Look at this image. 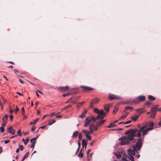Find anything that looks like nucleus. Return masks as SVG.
<instances>
[{"mask_svg":"<svg viewBox=\"0 0 161 161\" xmlns=\"http://www.w3.org/2000/svg\"><path fill=\"white\" fill-rule=\"evenodd\" d=\"M89 130H94V125L91 124L89 125Z\"/></svg>","mask_w":161,"mask_h":161,"instance_id":"obj_33","label":"nucleus"},{"mask_svg":"<svg viewBox=\"0 0 161 161\" xmlns=\"http://www.w3.org/2000/svg\"><path fill=\"white\" fill-rule=\"evenodd\" d=\"M36 129V127L34 126H33L32 127L31 129V131H33L35 130Z\"/></svg>","mask_w":161,"mask_h":161,"instance_id":"obj_50","label":"nucleus"},{"mask_svg":"<svg viewBox=\"0 0 161 161\" xmlns=\"http://www.w3.org/2000/svg\"><path fill=\"white\" fill-rule=\"evenodd\" d=\"M91 151V150L90 149H89L87 152V155H89V153Z\"/></svg>","mask_w":161,"mask_h":161,"instance_id":"obj_61","label":"nucleus"},{"mask_svg":"<svg viewBox=\"0 0 161 161\" xmlns=\"http://www.w3.org/2000/svg\"><path fill=\"white\" fill-rule=\"evenodd\" d=\"M7 132L12 135H14L15 133V130H14L12 127H10L7 129Z\"/></svg>","mask_w":161,"mask_h":161,"instance_id":"obj_11","label":"nucleus"},{"mask_svg":"<svg viewBox=\"0 0 161 161\" xmlns=\"http://www.w3.org/2000/svg\"><path fill=\"white\" fill-rule=\"evenodd\" d=\"M84 103V102H80L79 103L78 105H79V106L82 105H83V104Z\"/></svg>","mask_w":161,"mask_h":161,"instance_id":"obj_59","label":"nucleus"},{"mask_svg":"<svg viewBox=\"0 0 161 161\" xmlns=\"http://www.w3.org/2000/svg\"><path fill=\"white\" fill-rule=\"evenodd\" d=\"M29 154V152L26 153L23 158L21 161H23L28 156Z\"/></svg>","mask_w":161,"mask_h":161,"instance_id":"obj_25","label":"nucleus"},{"mask_svg":"<svg viewBox=\"0 0 161 161\" xmlns=\"http://www.w3.org/2000/svg\"><path fill=\"white\" fill-rule=\"evenodd\" d=\"M10 141L9 140H6V141H4V143H5V144H7Z\"/></svg>","mask_w":161,"mask_h":161,"instance_id":"obj_54","label":"nucleus"},{"mask_svg":"<svg viewBox=\"0 0 161 161\" xmlns=\"http://www.w3.org/2000/svg\"><path fill=\"white\" fill-rule=\"evenodd\" d=\"M98 127V126L97 125L95 127L94 126V130H97Z\"/></svg>","mask_w":161,"mask_h":161,"instance_id":"obj_64","label":"nucleus"},{"mask_svg":"<svg viewBox=\"0 0 161 161\" xmlns=\"http://www.w3.org/2000/svg\"><path fill=\"white\" fill-rule=\"evenodd\" d=\"M148 99L151 101H153L155 99V98L151 95L148 96Z\"/></svg>","mask_w":161,"mask_h":161,"instance_id":"obj_23","label":"nucleus"},{"mask_svg":"<svg viewBox=\"0 0 161 161\" xmlns=\"http://www.w3.org/2000/svg\"><path fill=\"white\" fill-rule=\"evenodd\" d=\"M128 115V114H125L122 115L120 117V118H119V119L120 120H122L123 119H125L126 117V116H127V115Z\"/></svg>","mask_w":161,"mask_h":161,"instance_id":"obj_26","label":"nucleus"},{"mask_svg":"<svg viewBox=\"0 0 161 161\" xmlns=\"http://www.w3.org/2000/svg\"><path fill=\"white\" fill-rule=\"evenodd\" d=\"M125 109H132L133 108L132 107H126Z\"/></svg>","mask_w":161,"mask_h":161,"instance_id":"obj_53","label":"nucleus"},{"mask_svg":"<svg viewBox=\"0 0 161 161\" xmlns=\"http://www.w3.org/2000/svg\"><path fill=\"white\" fill-rule=\"evenodd\" d=\"M106 121V120H102L98 122H97V125L98 126H100L102 125H103Z\"/></svg>","mask_w":161,"mask_h":161,"instance_id":"obj_14","label":"nucleus"},{"mask_svg":"<svg viewBox=\"0 0 161 161\" xmlns=\"http://www.w3.org/2000/svg\"><path fill=\"white\" fill-rule=\"evenodd\" d=\"M145 99V97L144 96H139L135 99L133 100V102L135 103H138L140 102L144 101Z\"/></svg>","mask_w":161,"mask_h":161,"instance_id":"obj_6","label":"nucleus"},{"mask_svg":"<svg viewBox=\"0 0 161 161\" xmlns=\"http://www.w3.org/2000/svg\"><path fill=\"white\" fill-rule=\"evenodd\" d=\"M124 103L126 104H129L134 103L133 102V100H132L131 99H128V100L125 101Z\"/></svg>","mask_w":161,"mask_h":161,"instance_id":"obj_19","label":"nucleus"},{"mask_svg":"<svg viewBox=\"0 0 161 161\" xmlns=\"http://www.w3.org/2000/svg\"><path fill=\"white\" fill-rule=\"evenodd\" d=\"M118 108H115L114 109V110L113 111V113L114 114H115L116 113V112L118 111Z\"/></svg>","mask_w":161,"mask_h":161,"instance_id":"obj_43","label":"nucleus"},{"mask_svg":"<svg viewBox=\"0 0 161 161\" xmlns=\"http://www.w3.org/2000/svg\"><path fill=\"white\" fill-rule=\"evenodd\" d=\"M86 137L89 140H91L92 139L91 137L89 135V134H87L86 135Z\"/></svg>","mask_w":161,"mask_h":161,"instance_id":"obj_35","label":"nucleus"},{"mask_svg":"<svg viewBox=\"0 0 161 161\" xmlns=\"http://www.w3.org/2000/svg\"><path fill=\"white\" fill-rule=\"evenodd\" d=\"M82 149H81V150L80 151L78 155V156L80 158H82L83 156V153H82Z\"/></svg>","mask_w":161,"mask_h":161,"instance_id":"obj_28","label":"nucleus"},{"mask_svg":"<svg viewBox=\"0 0 161 161\" xmlns=\"http://www.w3.org/2000/svg\"><path fill=\"white\" fill-rule=\"evenodd\" d=\"M143 140V138L138 139L136 144L132 146V147L133 149L129 148L127 150L129 156L124 158H127V159L129 160V159H130L131 161H135L134 157L132 156L131 155H135L136 151L140 150L142 146V141Z\"/></svg>","mask_w":161,"mask_h":161,"instance_id":"obj_1","label":"nucleus"},{"mask_svg":"<svg viewBox=\"0 0 161 161\" xmlns=\"http://www.w3.org/2000/svg\"><path fill=\"white\" fill-rule=\"evenodd\" d=\"M131 122H132V121L131 120H129V121H127L125 122L124 123V124H128L130 123Z\"/></svg>","mask_w":161,"mask_h":161,"instance_id":"obj_45","label":"nucleus"},{"mask_svg":"<svg viewBox=\"0 0 161 161\" xmlns=\"http://www.w3.org/2000/svg\"><path fill=\"white\" fill-rule=\"evenodd\" d=\"M62 115H58L56 116V118H59L62 117Z\"/></svg>","mask_w":161,"mask_h":161,"instance_id":"obj_60","label":"nucleus"},{"mask_svg":"<svg viewBox=\"0 0 161 161\" xmlns=\"http://www.w3.org/2000/svg\"><path fill=\"white\" fill-rule=\"evenodd\" d=\"M96 120V117L94 116H89L88 117H86L83 126L87 127L91 122H94Z\"/></svg>","mask_w":161,"mask_h":161,"instance_id":"obj_5","label":"nucleus"},{"mask_svg":"<svg viewBox=\"0 0 161 161\" xmlns=\"http://www.w3.org/2000/svg\"><path fill=\"white\" fill-rule=\"evenodd\" d=\"M28 133H29V132H24L23 135L25 136H26V135H27V134H28Z\"/></svg>","mask_w":161,"mask_h":161,"instance_id":"obj_63","label":"nucleus"},{"mask_svg":"<svg viewBox=\"0 0 161 161\" xmlns=\"http://www.w3.org/2000/svg\"><path fill=\"white\" fill-rule=\"evenodd\" d=\"M114 154L116 156L117 158H119L121 157V155L119 153L114 152Z\"/></svg>","mask_w":161,"mask_h":161,"instance_id":"obj_21","label":"nucleus"},{"mask_svg":"<svg viewBox=\"0 0 161 161\" xmlns=\"http://www.w3.org/2000/svg\"><path fill=\"white\" fill-rule=\"evenodd\" d=\"M39 136V135H38L36 137L33 138L30 140V142H32L33 140H36L37 139V138Z\"/></svg>","mask_w":161,"mask_h":161,"instance_id":"obj_37","label":"nucleus"},{"mask_svg":"<svg viewBox=\"0 0 161 161\" xmlns=\"http://www.w3.org/2000/svg\"><path fill=\"white\" fill-rule=\"evenodd\" d=\"M39 118H37L34 120L33 121L31 122L30 123V125L34 124L35 125L36 122H37L39 120Z\"/></svg>","mask_w":161,"mask_h":161,"instance_id":"obj_24","label":"nucleus"},{"mask_svg":"<svg viewBox=\"0 0 161 161\" xmlns=\"http://www.w3.org/2000/svg\"><path fill=\"white\" fill-rule=\"evenodd\" d=\"M87 110L86 109H84V111L82 113V114L79 116V117L82 118H83L85 117L86 114L87 112Z\"/></svg>","mask_w":161,"mask_h":161,"instance_id":"obj_13","label":"nucleus"},{"mask_svg":"<svg viewBox=\"0 0 161 161\" xmlns=\"http://www.w3.org/2000/svg\"><path fill=\"white\" fill-rule=\"evenodd\" d=\"M23 118L24 119H26L27 118V116L25 115H23Z\"/></svg>","mask_w":161,"mask_h":161,"instance_id":"obj_62","label":"nucleus"},{"mask_svg":"<svg viewBox=\"0 0 161 161\" xmlns=\"http://www.w3.org/2000/svg\"><path fill=\"white\" fill-rule=\"evenodd\" d=\"M78 148H79V149H80L81 146V143L79 140H78Z\"/></svg>","mask_w":161,"mask_h":161,"instance_id":"obj_44","label":"nucleus"},{"mask_svg":"<svg viewBox=\"0 0 161 161\" xmlns=\"http://www.w3.org/2000/svg\"><path fill=\"white\" fill-rule=\"evenodd\" d=\"M31 142L32 143V144H35L36 143V140H33V141Z\"/></svg>","mask_w":161,"mask_h":161,"instance_id":"obj_58","label":"nucleus"},{"mask_svg":"<svg viewBox=\"0 0 161 161\" xmlns=\"http://www.w3.org/2000/svg\"><path fill=\"white\" fill-rule=\"evenodd\" d=\"M72 90H74L75 91V93H77L79 91V89L78 88H73L72 89Z\"/></svg>","mask_w":161,"mask_h":161,"instance_id":"obj_34","label":"nucleus"},{"mask_svg":"<svg viewBox=\"0 0 161 161\" xmlns=\"http://www.w3.org/2000/svg\"><path fill=\"white\" fill-rule=\"evenodd\" d=\"M93 154V153H91L90 154L88 155L87 156L88 158V161H90V160L92 159V155Z\"/></svg>","mask_w":161,"mask_h":161,"instance_id":"obj_31","label":"nucleus"},{"mask_svg":"<svg viewBox=\"0 0 161 161\" xmlns=\"http://www.w3.org/2000/svg\"><path fill=\"white\" fill-rule=\"evenodd\" d=\"M71 107V105H68L65 107H64V108H63L61 109V110L62 111H63L65 109L68 108H69V107Z\"/></svg>","mask_w":161,"mask_h":161,"instance_id":"obj_36","label":"nucleus"},{"mask_svg":"<svg viewBox=\"0 0 161 161\" xmlns=\"http://www.w3.org/2000/svg\"><path fill=\"white\" fill-rule=\"evenodd\" d=\"M82 132L86 136L87 135V134H89L88 131L86 130H82Z\"/></svg>","mask_w":161,"mask_h":161,"instance_id":"obj_27","label":"nucleus"},{"mask_svg":"<svg viewBox=\"0 0 161 161\" xmlns=\"http://www.w3.org/2000/svg\"><path fill=\"white\" fill-rule=\"evenodd\" d=\"M154 123L152 122H149L146 123L145 125L141 127V130H142V135L143 136L147 134L148 131L153 129Z\"/></svg>","mask_w":161,"mask_h":161,"instance_id":"obj_3","label":"nucleus"},{"mask_svg":"<svg viewBox=\"0 0 161 161\" xmlns=\"http://www.w3.org/2000/svg\"><path fill=\"white\" fill-rule=\"evenodd\" d=\"M79 134V132L78 131H76L74 132L72 136V137L73 138H75Z\"/></svg>","mask_w":161,"mask_h":161,"instance_id":"obj_16","label":"nucleus"},{"mask_svg":"<svg viewBox=\"0 0 161 161\" xmlns=\"http://www.w3.org/2000/svg\"><path fill=\"white\" fill-rule=\"evenodd\" d=\"M151 104V103L149 101H147L145 103L146 105H150Z\"/></svg>","mask_w":161,"mask_h":161,"instance_id":"obj_51","label":"nucleus"},{"mask_svg":"<svg viewBox=\"0 0 161 161\" xmlns=\"http://www.w3.org/2000/svg\"><path fill=\"white\" fill-rule=\"evenodd\" d=\"M19 147L21 151H23L24 149V147L22 145H19Z\"/></svg>","mask_w":161,"mask_h":161,"instance_id":"obj_40","label":"nucleus"},{"mask_svg":"<svg viewBox=\"0 0 161 161\" xmlns=\"http://www.w3.org/2000/svg\"><path fill=\"white\" fill-rule=\"evenodd\" d=\"M10 119H11V121L13 120V116L12 115H10L9 116Z\"/></svg>","mask_w":161,"mask_h":161,"instance_id":"obj_56","label":"nucleus"},{"mask_svg":"<svg viewBox=\"0 0 161 161\" xmlns=\"http://www.w3.org/2000/svg\"><path fill=\"white\" fill-rule=\"evenodd\" d=\"M69 88L68 86H60L59 87L58 89L60 91L62 92H64L68 90Z\"/></svg>","mask_w":161,"mask_h":161,"instance_id":"obj_10","label":"nucleus"},{"mask_svg":"<svg viewBox=\"0 0 161 161\" xmlns=\"http://www.w3.org/2000/svg\"><path fill=\"white\" fill-rule=\"evenodd\" d=\"M93 110L96 113L98 114L96 118L97 119H103L106 115V114L103 110H100L96 108L94 109Z\"/></svg>","mask_w":161,"mask_h":161,"instance_id":"obj_4","label":"nucleus"},{"mask_svg":"<svg viewBox=\"0 0 161 161\" xmlns=\"http://www.w3.org/2000/svg\"><path fill=\"white\" fill-rule=\"evenodd\" d=\"M99 99L97 98H95L92 100L91 102V104H96L99 101Z\"/></svg>","mask_w":161,"mask_h":161,"instance_id":"obj_20","label":"nucleus"},{"mask_svg":"<svg viewBox=\"0 0 161 161\" xmlns=\"http://www.w3.org/2000/svg\"><path fill=\"white\" fill-rule=\"evenodd\" d=\"M17 133L18 134V135L19 136H21V134L20 133V130H19L18 132H17Z\"/></svg>","mask_w":161,"mask_h":161,"instance_id":"obj_52","label":"nucleus"},{"mask_svg":"<svg viewBox=\"0 0 161 161\" xmlns=\"http://www.w3.org/2000/svg\"><path fill=\"white\" fill-rule=\"evenodd\" d=\"M116 126L114 123H110L109 125L107 126V127L108 128H110L112 127H113Z\"/></svg>","mask_w":161,"mask_h":161,"instance_id":"obj_32","label":"nucleus"},{"mask_svg":"<svg viewBox=\"0 0 161 161\" xmlns=\"http://www.w3.org/2000/svg\"><path fill=\"white\" fill-rule=\"evenodd\" d=\"M133 131L134 135V136L139 137H140L142 131V130H141V127L140 128V130H134Z\"/></svg>","mask_w":161,"mask_h":161,"instance_id":"obj_8","label":"nucleus"},{"mask_svg":"<svg viewBox=\"0 0 161 161\" xmlns=\"http://www.w3.org/2000/svg\"><path fill=\"white\" fill-rule=\"evenodd\" d=\"M82 149L84 147H85V148L86 149L87 146V141L85 139H84L82 140Z\"/></svg>","mask_w":161,"mask_h":161,"instance_id":"obj_12","label":"nucleus"},{"mask_svg":"<svg viewBox=\"0 0 161 161\" xmlns=\"http://www.w3.org/2000/svg\"><path fill=\"white\" fill-rule=\"evenodd\" d=\"M56 122V121L55 120L53 119L52 120L50 121L48 123V125H51L53 123H55Z\"/></svg>","mask_w":161,"mask_h":161,"instance_id":"obj_29","label":"nucleus"},{"mask_svg":"<svg viewBox=\"0 0 161 161\" xmlns=\"http://www.w3.org/2000/svg\"><path fill=\"white\" fill-rule=\"evenodd\" d=\"M134 132L133 129L126 131L125 136L119 138V140L121 141L120 144L124 145L129 144L130 142L133 139L134 137Z\"/></svg>","mask_w":161,"mask_h":161,"instance_id":"obj_2","label":"nucleus"},{"mask_svg":"<svg viewBox=\"0 0 161 161\" xmlns=\"http://www.w3.org/2000/svg\"><path fill=\"white\" fill-rule=\"evenodd\" d=\"M29 141V139L28 138H26L25 140V141L24 142L25 144L26 145L28 142Z\"/></svg>","mask_w":161,"mask_h":161,"instance_id":"obj_38","label":"nucleus"},{"mask_svg":"<svg viewBox=\"0 0 161 161\" xmlns=\"http://www.w3.org/2000/svg\"><path fill=\"white\" fill-rule=\"evenodd\" d=\"M139 115H136L131 117V119L134 121H136L139 118Z\"/></svg>","mask_w":161,"mask_h":161,"instance_id":"obj_17","label":"nucleus"},{"mask_svg":"<svg viewBox=\"0 0 161 161\" xmlns=\"http://www.w3.org/2000/svg\"><path fill=\"white\" fill-rule=\"evenodd\" d=\"M105 110L107 112H108L109 109V106L108 105H106L104 107Z\"/></svg>","mask_w":161,"mask_h":161,"instance_id":"obj_30","label":"nucleus"},{"mask_svg":"<svg viewBox=\"0 0 161 161\" xmlns=\"http://www.w3.org/2000/svg\"><path fill=\"white\" fill-rule=\"evenodd\" d=\"M19 108L17 106H16V108L15 109V114H16L17 113V112L18 111H19Z\"/></svg>","mask_w":161,"mask_h":161,"instance_id":"obj_49","label":"nucleus"},{"mask_svg":"<svg viewBox=\"0 0 161 161\" xmlns=\"http://www.w3.org/2000/svg\"><path fill=\"white\" fill-rule=\"evenodd\" d=\"M69 93H67V94H63V97H66V96H67L69 95Z\"/></svg>","mask_w":161,"mask_h":161,"instance_id":"obj_55","label":"nucleus"},{"mask_svg":"<svg viewBox=\"0 0 161 161\" xmlns=\"http://www.w3.org/2000/svg\"><path fill=\"white\" fill-rule=\"evenodd\" d=\"M8 119V116L7 114H5L4 117L3 118V122H7Z\"/></svg>","mask_w":161,"mask_h":161,"instance_id":"obj_22","label":"nucleus"},{"mask_svg":"<svg viewBox=\"0 0 161 161\" xmlns=\"http://www.w3.org/2000/svg\"><path fill=\"white\" fill-rule=\"evenodd\" d=\"M144 108L140 109H137L136 110V111L139 114H142L144 112Z\"/></svg>","mask_w":161,"mask_h":161,"instance_id":"obj_18","label":"nucleus"},{"mask_svg":"<svg viewBox=\"0 0 161 161\" xmlns=\"http://www.w3.org/2000/svg\"><path fill=\"white\" fill-rule=\"evenodd\" d=\"M0 130L1 132H3L4 131V129L3 127L1 126L0 127Z\"/></svg>","mask_w":161,"mask_h":161,"instance_id":"obj_39","label":"nucleus"},{"mask_svg":"<svg viewBox=\"0 0 161 161\" xmlns=\"http://www.w3.org/2000/svg\"><path fill=\"white\" fill-rule=\"evenodd\" d=\"M94 131V130H89V131H88L89 134H92Z\"/></svg>","mask_w":161,"mask_h":161,"instance_id":"obj_48","label":"nucleus"},{"mask_svg":"<svg viewBox=\"0 0 161 161\" xmlns=\"http://www.w3.org/2000/svg\"><path fill=\"white\" fill-rule=\"evenodd\" d=\"M80 87L83 88L84 90L85 91H89L92 90V88L90 87H87L84 86H81Z\"/></svg>","mask_w":161,"mask_h":161,"instance_id":"obj_15","label":"nucleus"},{"mask_svg":"<svg viewBox=\"0 0 161 161\" xmlns=\"http://www.w3.org/2000/svg\"><path fill=\"white\" fill-rule=\"evenodd\" d=\"M95 142V140H93L91 142H90V145L91 146H92L93 144V143Z\"/></svg>","mask_w":161,"mask_h":161,"instance_id":"obj_46","label":"nucleus"},{"mask_svg":"<svg viewBox=\"0 0 161 161\" xmlns=\"http://www.w3.org/2000/svg\"><path fill=\"white\" fill-rule=\"evenodd\" d=\"M78 135H79L78 138L79 139V140H81L82 138V135H81V133H80Z\"/></svg>","mask_w":161,"mask_h":161,"instance_id":"obj_41","label":"nucleus"},{"mask_svg":"<svg viewBox=\"0 0 161 161\" xmlns=\"http://www.w3.org/2000/svg\"><path fill=\"white\" fill-rule=\"evenodd\" d=\"M109 98L110 100H112L114 99H121L120 97L119 96L110 94L109 96Z\"/></svg>","mask_w":161,"mask_h":161,"instance_id":"obj_9","label":"nucleus"},{"mask_svg":"<svg viewBox=\"0 0 161 161\" xmlns=\"http://www.w3.org/2000/svg\"><path fill=\"white\" fill-rule=\"evenodd\" d=\"M7 122H3V123L2 124V126L3 127L5 126Z\"/></svg>","mask_w":161,"mask_h":161,"instance_id":"obj_57","label":"nucleus"},{"mask_svg":"<svg viewBox=\"0 0 161 161\" xmlns=\"http://www.w3.org/2000/svg\"><path fill=\"white\" fill-rule=\"evenodd\" d=\"M56 115H57V114H55L54 112H53L51 113V114L50 115V117H52Z\"/></svg>","mask_w":161,"mask_h":161,"instance_id":"obj_47","label":"nucleus"},{"mask_svg":"<svg viewBox=\"0 0 161 161\" xmlns=\"http://www.w3.org/2000/svg\"><path fill=\"white\" fill-rule=\"evenodd\" d=\"M127 158H122V161H130L129 160H128L127 159Z\"/></svg>","mask_w":161,"mask_h":161,"instance_id":"obj_42","label":"nucleus"},{"mask_svg":"<svg viewBox=\"0 0 161 161\" xmlns=\"http://www.w3.org/2000/svg\"><path fill=\"white\" fill-rule=\"evenodd\" d=\"M158 110V106L157 105L152 108L151 109L152 114L150 116L151 118H153L155 117L156 114V112Z\"/></svg>","mask_w":161,"mask_h":161,"instance_id":"obj_7","label":"nucleus"}]
</instances>
